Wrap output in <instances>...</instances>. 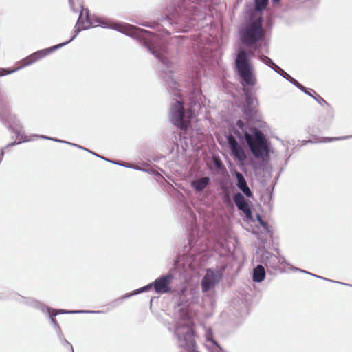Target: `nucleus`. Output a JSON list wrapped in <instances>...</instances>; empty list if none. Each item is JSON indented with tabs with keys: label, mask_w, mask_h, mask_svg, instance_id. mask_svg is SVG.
Listing matches in <instances>:
<instances>
[{
	"label": "nucleus",
	"mask_w": 352,
	"mask_h": 352,
	"mask_svg": "<svg viewBox=\"0 0 352 352\" xmlns=\"http://www.w3.org/2000/svg\"><path fill=\"white\" fill-rule=\"evenodd\" d=\"M78 5L81 8V12L75 25L74 34L72 38L68 41L56 45L45 50H39L25 58H23V67L45 57L54 50L60 49L67 45L76 38L81 30L88 29L91 27L102 26L104 28L116 30L131 37L138 38L143 43V45L148 49L151 54L161 61L162 65V72L166 74L168 76L173 73V67L172 63L166 56L167 53V47L166 41L163 38L154 34L148 30L142 29L130 24L110 23L109 21L102 18H96L95 22H93L89 15L88 9L83 8L81 1H79Z\"/></svg>",
	"instance_id": "nucleus-1"
},
{
	"label": "nucleus",
	"mask_w": 352,
	"mask_h": 352,
	"mask_svg": "<svg viewBox=\"0 0 352 352\" xmlns=\"http://www.w3.org/2000/svg\"><path fill=\"white\" fill-rule=\"evenodd\" d=\"M219 0H173L167 8L166 16L160 20L162 26L174 27L178 31L187 32L199 19L205 11Z\"/></svg>",
	"instance_id": "nucleus-2"
},
{
	"label": "nucleus",
	"mask_w": 352,
	"mask_h": 352,
	"mask_svg": "<svg viewBox=\"0 0 352 352\" xmlns=\"http://www.w3.org/2000/svg\"><path fill=\"white\" fill-rule=\"evenodd\" d=\"M232 133L240 140H245L256 158L265 160L270 157L269 145L260 130L246 126L243 120H239L232 129Z\"/></svg>",
	"instance_id": "nucleus-3"
},
{
	"label": "nucleus",
	"mask_w": 352,
	"mask_h": 352,
	"mask_svg": "<svg viewBox=\"0 0 352 352\" xmlns=\"http://www.w3.org/2000/svg\"><path fill=\"white\" fill-rule=\"evenodd\" d=\"M171 82L175 87H171L173 94L175 97L173 98L168 111V117L170 122L182 131H186L190 126L193 118V113L190 108H186L183 99L181 97L180 91L177 89L176 82L171 78Z\"/></svg>",
	"instance_id": "nucleus-4"
},
{
	"label": "nucleus",
	"mask_w": 352,
	"mask_h": 352,
	"mask_svg": "<svg viewBox=\"0 0 352 352\" xmlns=\"http://www.w3.org/2000/svg\"><path fill=\"white\" fill-rule=\"evenodd\" d=\"M265 36L263 28V20L257 18L242 26L239 30V37L243 45L256 51L262 46Z\"/></svg>",
	"instance_id": "nucleus-5"
},
{
	"label": "nucleus",
	"mask_w": 352,
	"mask_h": 352,
	"mask_svg": "<svg viewBox=\"0 0 352 352\" xmlns=\"http://www.w3.org/2000/svg\"><path fill=\"white\" fill-rule=\"evenodd\" d=\"M173 278V276L172 274L168 273L165 275H162L155 279L153 283H149L148 285L142 287L138 289H136L131 293L126 294L125 295L120 297L119 298L113 300L111 305L112 307H115L116 306L120 305L124 299L126 298H129L132 296L139 294L142 292H148L151 288L153 287L155 292L157 294H167L170 291V284Z\"/></svg>",
	"instance_id": "nucleus-6"
},
{
	"label": "nucleus",
	"mask_w": 352,
	"mask_h": 352,
	"mask_svg": "<svg viewBox=\"0 0 352 352\" xmlns=\"http://www.w3.org/2000/svg\"><path fill=\"white\" fill-rule=\"evenodd\" d=\"M234 65L243 85L253 86L256 84V78L254 74V69L250 63L249 53L244 50H239L236 53Z\"/></svg>",
	"instance_id": "nucleus-7"
},
{
	"label": "nucleus",
	"mask_w": 352,
	"mask_h": 352,
	"mask_svg": "<svg viewBox=\"0 0 352 352\" xmlns=\"http://www.w3.org/2000/svg\"><path fill=\"white\" fill-rule=\"evenodd\" d=\"M23 304H26L30 306L36 307L39 308L43 312H47L49 317L54 327L56 328V331L60 337L62 336V332L60 328L54 318L55 316L60 314H101L104 313L103 311H89V310H74L68 311L65 309H54L45 306V305L38 302L37 300L23 297Z\"/></svg>",
	"instance_id": "nucleus-8"
},
{
	"label": "nucleus",
	"mask_w": 352,
	"mask_h": 352,
	"mask_svg": "<svg viewBox=\"0 0 352 352\" xmlns=\"http://www.w3.org/2000/svg\"><path fill=\"white\" fill-rule=\"evenodd\" d=\"M22 69V62L18 61L14 66L11 67H1L0 68V77L8 74L14 73ZM10 114H12L10 105L7 101L6 97L0 93V122H6L7 123L6 118H11Z\"/></svg>",
	"instance_id": "nucleus-9"
},
{
	"label": "nucleus",
	"mask_w": 352,
	"mask_h": 352,
	"mask_svg": "<svg viewBox=\"0 0 352 352\" xmlns=\"http://www.w3.org/2000/svg\"><path fill=\"white\" fill-rule=\"evenodd\" d=\"M221 273L218 270L208 269L206 273L201 280V289L204 293L214 288L221 280Z\"/></svg>",
	"instance_id": "nucleus-10"
},
{
	"label": "nucleus",
	"mask_w": 352,
	"mask_h": 352,
	"mask_svg": "<svg viewBox=\"0 0 352 352\" xmlns=\"http://www.w3.org/2000/svg\"><path fill=\"white\" fill-rule=\"evenodd\" d=\"M245 95V104L243 109V113L247 119L246 126H251V122L255 119L257 113L256 109V100L248 93V91L243 89Z\"/></svg>",
	"instance_id": "nucleus-11"
},
{
	"label": "nucleus",
	"mask_w": 352,
	"mask_h": 352,
	"mask_svg": "<svg viewBox=\"0 0 352 352\" xmlns=\"http://www.w3.org/2000/svg\"><path fill=\"white\" fill-rule=\"evenodd\" d=\"M227 141L232 155L239 162H243L247 159L245 152L241 145L239 144L234 136L229 134L227 136Z\"/></svg>",
	"instance_id": "nucleus-12"
},
{
	"label": "nucleus",
	"mask_w": 352,
	"mask_h": 352,
	"mask_svg": "<svg viewBox=\"0 0 352 352\" xmlns=\"http://www.w3.org/2000/svg\"><path fill=\"white\" fill-rule=\"evenodd\" d=\"M233 201L237 208L243 212L246 218L251 219L252 217V210L248 203L241 192H236L234 195Z\"/></svg>",
	"instance_id": "nucleus-13"
},
{
	"label": "nucleus",
	"mask_w": 352,
	"mask_h": 352,
	"mask_svg": "<svg viewBox=\"0 0 352 352\" xmlns=\"http://www.w3.org/2000/svg\"><path fill=\"white\" fill-rule=\"evenodd\" d=\"M261 262L267 267L276 270L278 267V265L280 263L281 260L272 253L265 251L262 254Z\"/></svg>",
	"instance_id": "nucleus-14"
},
{
	"label": "nucleus",
	"mask_w": 352,
	"mask_h": 352,
	"mask_svg": "<svg viewBox=\"0 0 352 352\" xmlns=\"http://www.w3.org/2000/svg\"><path fill=\"white\" fill-rule=\"evenodd\" d=\"M234 175L236 179V185L237 188L248 198H251L253 197V194L248 186L246 180L243 176V175L235 170Z\"/></svg>",
	"instance_id": "nucleus-15"
},
{
	"label": "nucleus",
	"mask_w": 352,
	"mask_h": 352,
	"mask_svg": "<svg viewBox=\"0 0 352 352\" xmlns=\"http://www.w3.org/2000/svg\"><path fill=\"white\" fill-rule=\"evenodd\" d=\"M206 346L211 349L212 352H225L223 349L214 340L212 329L208 328L205 331Z\"/></svg>",
	"instance_id": "nucleus-16"
},
{
	"label": "nucleus",
	"mask_w": 352,
	"mask_h": 352,
	"mask_svg": "<svg viewBox=\"0 0 352 352\" xmlns=\"http://www.w3.org/2000/svg\"><path fill=\"white\" fill-rule=\"evenodd\" d=\"M210 178L209 177H203L193 180L190 183V186L197 192H202L205 188L209 185Z\"/></svg>",
	"instance_id": "nucleus-17"
},
{
	"label": "nucleus",
	"mask_w": 352,
	"mask_h": 352,
	"mask_svg": "<svg viewBox=\"0 0 352 352\" xmlns=\"http://www.w3.org/2000/svg\"><path fill=\"white\" fill-rule=\"evenodd\" d=\"M265 270L261 265H258L254 270L252 274V279L254 282L261 283L265 278Z\"/></svg>",
	"instance_id": "nucleus-18"
},
{
	"label": "nucleus",
	"mask_w": 352,
	"mask_h": 352,
	"mask_svg": "<svg viewBox=\"0 0 352 352\" xmlns=\"http://www.w3.org/2000/svg\"><path fill=\"white\" fill-rule=\"evenodd\" d=\"M41 138H44V139L52 140L55 141V142H63V143L68 144H70L72 146H76L77 148H79L80 149L85 150V151H88L89 153H92V154H94V155L100 157V155L94 153V152L91 151L90 150H89L87 148H84V147H82V146H81L80 145H78V144H74V143H71V142H66V141H63V140H58V139H56V138H48V137L44 136V135L41 136ZM101 158L104 160L108 161V160H107L105 157H101ZM109 162L116 164V162H112L111 160H109ZM116 164H119V165H121V166H125V167H130L129 166L124 165V164H120V163H116Z\"/></svg>",
	"instance_id": "nucleus-19"
},
{
	"label": "nucleus",
	"mask_w": 352,
	"mask_h": 352,
	"mask_svg": "<svg viewBox=\"0 0 352 352\" xmlns=\"http://www.w3.org/2000/svg\"><path fill=\"white\" fill-rule=\"evenodd\" d=\"M21 295L18 293L12 292H10L7 296H5L4 294H1L0 295V300H19Z\"/></svg>",
	"instance_id": "nucleus-20"
},
{
	"label": "nucleus",
	"mask_w": 352,
	"mask_h": 352,
	"mask_svg": "<svg viewBox=\"0 0 352 352\" xmlns=\"http://www.w3.org/2000/svg\"><path fill=\"white\" fill-rule=\"evenodd\" d=\"M293 270H295V271H300L301 272H303V273H305V274H310L311 276H314L316 278H322V279H324V280H327L328 281H331V282H333V283H337L338 284H342V285H347V286H349V287H352V285L351 284H347V283H342V282H338V281H334V280H330V279H327L326 278H323L322 276H318V275H315V274H313L310 272H308L304 270H301V269H299V268H296V267H293Z\"/></svg>",
	"instance_id": "nucleus-21"
},
{
	"label": "nucleus",
	"mask_w": 352,
	"mask_h": 352,
	"mask_svg": "<svg viewBox=\"0 0 352 352\" xmlns=\"http://www.w3.org/2000/svg\"><path fill=\"white\" fill-rule=\"evenodd\" d=\"M268 3V0H256L255 1V8L257 11H261L264 10Z\"/></svg>",
	"instance_id": "nucleus-22"
},
{
	"label": "nucleus",
	"mask_w": 352,
	"mask_h": 352,
	"mask_svg": "<svg viewBox=\"0 0 352 352\" xmlns=\"http://www.w3.org/2000/svg\"><path fill=\"white\" fill-rule=\"evenodd\" d=\"M259 59L263 63H265V65H267L269 67H272V65L274 64L273 60L270 58H269V57H267V56H266L265 55L260 56H259Z\"/></svg>",
	"instance_id": "nucleus-23"
},
{
	"label": "nucleus",
	"mask_w": 352,
	"mask_h": 352,
	"mask_svg": "<svg viewBox=\"0 0 352 352\" xmlns=\"http://www.w3.org/2000/svg\"><path fill=\"white\" fill-rule=\"evenodd\" d=\"M141 25H143V26H145V27H148V28H153V29H155L156 28H157V30H160V25L157 23L156 22H148V21H145V22H142L141 23H140Z\"/></svg>",
	"instance_id": "nucleus-24"
},
{
	"label": "nucleus",
	"mask_w": 352,
	"mask_h": 352,
	"mask_svg": "<svg viewBox=\"0 0 352 352\" xmlns=\"http://www.w3.org/2000/svg\"><path fill=\"white\" fill-rule=\"evenodd\" d=\"M256 218H257V220H258V222L259 223V224L262 226V228L265 230L266 231H268L269 230V228H268V225L266 222H265L263 219H262V217L261 215L259 214H257L256 215Z\"/></svg>",
	"instance_id": "nucleus-25"
},
{
	"label": "nucleus",
	"mask_w": 352,
	"mask_h": 352,
	"mask_svg": "<svg viewBox=\"0 0 352 352\" xmlns=\"http://www.w3.org/2000/svg\"><path fill=\"white\" fill-rule=\"evenodd\" d=\"M213 164L217 170H221L223 168L222 162L217 158H213Z\"/></svg>",
	"instance_id": "nucleus-26"
},
{
	"label": "nucleus",
	"mask_w": 352,
	"mask_h": 352,
	"mask_svg": "<svg viewBox=\"0 0 352 352\" xmlns=\"http://www.w3.org/2000/svg\"><path fill=\"white\" fill-rule=\"evenodd\" d=\"M315 100L317 101L318 104H320L321 106H329L328 102L324 100L320 95L316 94V97L315 98Z\"/></svg>",
	"instance_id": "nucleus-27"
},
{
	"label": "nucleus",
	"mask_w": 352,
	"mask_h": 352,
	"mask_svg": "<svg viewBox=\"0 0 352 352\" xmlns=\"http://www.w3.org/2000/svg\"><path fill=\"white\" fill-rule=\"evenodd\" d=\"M282 76L283 78H285V79H287L290 82H292L294 85H295L296 82L297 81L296 79H294L293 77H292L287 72L284 73V74Z\"/></svg>",
	"instance_id": "nucleus-28"
},
{
	"label": "nucleus",
	"mask_w": 352,
	"mask_h": 352,
	"mask_svg": "<svg viewBox=\"0 0 352 352\" xmlns=\"http://www.w3.org/2000/svg\"><path fill=\"white\" fill-rule=\"evenodd\" d=\"M294 85L299 89L305 92L306 94H309V92L307 90V88L302 85L300 83H299L298 81L296 82Z\"/></svg>",
	"instance_id": "nucleus-29"
},
{
	"label": "nucleus",
	"mask_w": 352,
	"mask_h": 352,
	"mask_svg": "<svg viewBox=\"0 0 352 352\" xmlns=\"http://www.w3.org/2000/svg\"><path fill=\"white\" fill-rule=\"evenodd\" d=\"M59 338L61 339L62 340V344L63 345H67L68 346L71 350H72V352H74V349H73V346L65 338H63V336L61 337L59 336Z\"/></svg>",
	"instance_id": "nucleus-30"
},
{
	"label": "nucleus",
	"mask_w": 352,
	"mask_h": 352,
	"mask_svg": "<svg viewBox=\"0 0 352 352\" xmlns=\"http://www.w3.org/2000/svg\"><path fill=\"white\" fill-rule=\"evenodd\" d=\"M191 294L192 295V297L190 299L191 302H199V296L198 295H196V292H191Z\"/></svg>",
	"instance_id": "nucleus-31"
},
{
	"label": "nucleus",
	"mask_w": 352,
	"mask_h": 352,
	"mask_svg": "<svg viewBox=\"0 0 352 352\" xmlns=\"http://www.w3.org/2000/svg\"><path fill=\"white\" fill-rule=\"evenodd\" d=\"M276 73H278V74H280V76H283L284 74V73H285V72L280 67H279V69L276 71Z\"/></svg>",
	"instance_id": "nucleus-32"
},
{
	"label": "nucleus",
	"mask_w": 352,
	"mask_h": 352,
	"mask_svg": "<svg viewBox=\"0 0 352 352\" xmlns=\"http://www.w3.org/2000/svg\"><path fill=\"white\" fill-rule=\"evenodd\" d=\"M273 70H274L275 72L277 71L278 69H279V67L276 65L274 63V64L272 65V67H270Z\"/></svg>",
	"instance_id": "nucleus-33"
},
{
	"label": "nucleus",
	"mask_w": 352,
	"mask_h": 352,
	"mask_svg": "<svg viewBox=\"0 0 352 352\" xmlns=\"http://www.w3.org/2000/svg\"><path fill=\"white\" fill-rule=\"evenodd\" d=\"M23 142L30 141V139L27 138V137L24 135H23Z\"/></svg>",
	"instance_id": "nucleus-34"
},
{
	"label": "nucleus",
	"mask_w": 352,
	"mask_h": 352,
	"mask_svg": "<svg viewBox=\"0 0 352 352\" xmlns=\"http://www.w3.org/2000/svg\"><path fill=\"white\" fill-rule=\"evenodd\" d=\"M314 94L315 95H312L311 97L315 100V98L316 97V93L314 91V90H311Z\"/></svg>",
	"instance_id": "nucleus-35"
},
{
	"label": "nucleus",
	"mask_w": 352,
	"mask_h": 352,
	"mask_svg": "<svg viewBox=\"0 0 352 352\" xmlns=\"http://www.w3.org/2000/svg\"><path fill=\"white\" fill-rule=\"evenodd\" d=\"M70 6H71L72 9L74 10L73 3L71 1H70Z\"/></svg>",
	"instance_id": "nucleus-36"
},
{
	"label": "nucleus",
	"mask_w": 352,
	"mask_h": 352,
	"mask_svg": "<svg viewBox=\"0 0 352 352\" xmlns=\"http://www.w3.org/2000/svg\"><path fill=\"white\" fill-rule=\"evenodd\" d=\"M133 168H135V169L139 170H142V169L140 168H136V167H133Z\"/></svg>",
	"instance_id": "nucleus-37"
},
{
	"label": "nucleus",
	"mask_w": 352,
	"mask_h": 352,
	"mask_svg": "<svg viewBox=\"0 0 352 352\" xmlns=\"http://www.w3.org/2000/svg\"><path fill=\"white\" fill-rule=\"evenodd\" d=\"M166 32L168 34H170V33L169 32L168 30H166Z\"/></svg>",
	"instance_id": "nucleus-38"
},
{
	"label": "nucleus",
	"mask_w": 352,
	"mask_h": 352,
	"mask_svg": "<svg viewBox=\"0 0 352 352\" xmlns=\"http://www.w3.org/2000/svg\"><path fill=\"white\" fill-rule=\"evenodd\" d=\"M274 2H278L280 0H273Z\"/></svg>",
	"instance_id": "nucleus-39"
},
{
	"label": "nucleus",
	"mask_w": 352,
	"mask_h": 352,
	"mask_svg": "<svg viewBox=\"0 0 352 352\" xmlns=\"http://www.w3.org/2000/svg\"><path fill=\"white\" fill-rule=\"evenodd\" d=\"M308 95L311 96L313 94H311V93H309V94H308Z\"/></svg>",
	"instance_id": "nucleus-40"
},
{
	"label": "nucleus",
	"mask_w": 352,
	"mask_h": 352,
	"mask_svg": "<svg viewBox=\"0 0 352 352\" xmlns=\"http://www.w3.org/2000/svg\"><path fill=\"white\" fill-rule=\"evenodd\" d=\"M178 38H179V37H177V36H175V38H174L177 39Z\"/></svg>",
	"instance_id": "nucleus-41"
}]
</instances>
